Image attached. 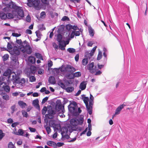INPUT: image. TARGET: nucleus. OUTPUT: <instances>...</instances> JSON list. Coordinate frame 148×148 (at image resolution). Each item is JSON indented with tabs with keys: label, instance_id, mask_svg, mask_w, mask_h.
I'll return each mask as SVG.
<instances>
[{
	"label": "nucleus",
	"instance_id": "obj_1",
	"mask_svg": "<svg viewBox=\"0 0 148 148\" xmlns=\"http://www.w3.org/2000/svg\"><path fill=\"white\" fill-rule=\"evenodd\" d=\"M13 8L15 10V11L12 12L13 14L11 13H8L7 14V18L8 19H12L15 17L16 14V16H19L18 17L19 19H20L21 18H23L24 16L23 10L21 9L20 7L17 6L16 5H12Z\"/></svg>",
	"mask_w": 148,
	"mask_h": 148
},
{
	"label": "nucleus",
	"instance_id": "obj_2",
	"mask_svg": "<svg viewBox=\"0 0 148 148\" xmlns=\"http://www.w3.org/2000/svg\"><path fill=\"white\" fill-rule=\"evenodd\" d=\"M73 104L74 106H71L70 104L68 106L70 114L73 116H77L81 113L82 110L79 108H78L77 110V104L75 102H73Z\"/></svg>",
	"mask_w": 148,
	"mask_h": 148
},
{
	"label": "nucleus",
	"instance_id": "obj_3",
	"mask_svg": "<svg viewBox=\"0 0 148 148\" xmlns=\"http://www.w3.org/2000/svg\"><path fill=\"white\" fill-rule=\"evenodd\" d=\"M10 90V88L8 85L4 82L3 78L2 77H0V90H4L7 92H9Z\"/></svg>",
	"mask_w": 148,
	"mask_h": 148
},
{
	"label": "nucleus",
	"instance_id": "obj_4",
	"mask_svg": "<svg viewBox=\"0 0 148 148\" xmlns=\"http://www.w3.org/2000/svg\"><path fill=\"white\" fill-rule=\"evenodd\" d=\"M14 75H12V79L14 80V83H15L20 85L21 86H23L25 82V79L23 78L20 80L19 75H16L15 73H14Z\"/></svg>",
	"mask_w": 148,
	"mask_h": 148
},
{
	"label": "nucleus",
	"instance_id": "obj_5",
	"mask_svg": "<svg viewBox=\"0 0 148 148\" xmlns=\"http://www.w3.org/2000/svg\"><path fill=\"white\" fill-rule=\"evenodd\" d=\"M84 118L83 117L80 116L78 119H71L70 121V124L75 127L78 125H82L84 121Z\"/></svg>",
	"mask_w": 148,
	"mask_h": 148
},
{
	"label": "nucleus",
	"instance_id": "obj_6",
	"mask_svg": "<svg viewBox=\"0 0 148 148\" xmlns=\"http://www.w3.org/2000/svg\"><path fill=\"white\" fill-rule=\"evenodd\" d=\"M87 69L89 71V72L91 73H95L97 70L96 66H94V63L92 62L88 64L86 67Z\"/></svg>",
	"mask_w": 148,
	"mask_h": 148
},
{
	"label": "nucleus",
	"instance_id": "obj_7",
	"mask_svg": "<svg viewBox=\"0 0 148 148\" xmlns=\"http://www.w3.org/2000/svg\"><path fill=\"white\" fill-rule=\"evenodd\" d=\"M23 48L22 51L23 52H25L27 53L30 54L32 52V49L29 45H22Z\"/></svg>",
	"mask_w": 148,
	"mask_h": 148
},
{
	"label": "nucleus",
	"instance_id": "obj_8",
	"mask_svg": "<svg viewBox=\"0 0 148 148\" xmlns=\"http://www.w3.org/2000/svg\"><path fill=\"white\" fill-rule=\"evenodd\" d=\"M93 103V100H90L89 104H88V107H86L88 113L90 115L92 113V106Z\"/></svg>",
	"mask_w": 148,
	"mask_h": 148
},
{
	"label": "nucleus",
	"instance_id": "obj_9",
	"mask_svg": "<svg viewBox=\"0 0 148 148\" xmlns=\"http://www.w3.org/2000/svg\"><path fill=\"white\" fill-rule=\"evenodd\" d=\"M40 2L39 0H34L32 3L31 6H33L36 9H38L39 8V4Z\"/></svg>",
	"mask_w": 148,
	"mask_h": 148
},
{
	"label": "nucleus",
	"instance_id": "obj_10",
	"mask_svg": "<svg viewBox=\"0 0 148 148\" xmlns=\"http://www.w3.org/2000/svg\"><path fill=\"white\" fill-rule=\"evenodd\" d=\"M97 48V47L96 46H95L93 48L91 51L90 53H88V52H86L85 53V56H88L89 58V57H91L92 56H93L94 53L95 52Z\"/></svg>",
	"mask_w": 148,
	"mask_h": 148
},
{
	"label": "nucleus",
	"instance_id": "obj_11",
	"mask_svg": "<svg viewBox=\"0 0 148 148\" xmlns=\"http://www.w3.org/2000/svg\"><path fill=\"white\" fill-rule=\"evenodd\" d=\"M68 131V128H67L66 125L64 127H62L61 128L60 131L61 132V134L62 135V137L63 136L64 134H66L67 133Z\"/></svg>",
	"mask_w": 148,
	"mask_h": 148
},
{
	"label": "nucleus",
	"instance_id": "obj_12",
	"mask_svg": "<svg viewBox=\"0 0 148 148\" xmlns=\"http://www.w3.org/2000/svg\"><path fill=\"white\" fill-rule=\"evenodd\" d=\"M56 121L55 120H51L49 121V126L53 127L54 128L56 129L57 127L58 124H56Z\"/></svg>",
	"mask_w": 148,
	"mask_h": 148
},
{
	"label": "nucleus",
	"instance_id": "obj_13",
	"mask_svg": "<svg viewBox=\"0 0 148 148\" xmlns=\"http://www.w3.org/2000/svg\"><path fill=\"white\" fill-rule=\"evenodd\" d=\"M85 58H84L82 60V63L83 65L84 66H86L88 62V60L90 59L91 57H89L87 56H85Z\"/></svg>",
	"mask_w": 148,
	"mask_h": 148
},
{
	"label": "nucleus",
	"instance_id": "obj_14",
	"mask_svg": "<svg viewBox=\"0 0 148 148\" xmlns=\"http://www.w3.org/2000/svg\"><path fill=\"white\" fill-rule=\"evenodd\" d=\"M36 67L34 66H30L29 71V75H30L32 74H34L36 72Z\"/></svg>",
	"mask_w": 148,
	"mask_h": 148
},
{
	"label": "nucleus",
	"instance_id": "obj_15",
	"mask_svg": "<svg viewBox=\"0 0 148 148\" xmlns=\"http://www.w3.org/2000/svg\"><path fill=\"white\" fill-rule=\"evenodd\" d=\"M66 125L68 128V130L70 133H71L73 131L75 130L76 127L71 124H68Z\"/></svg>",
	"mask_w": 148,
	"mask_h": 148
},
{
	"label": "nucleus",
	"instance_id": "obj_16",
	"mask_svg": "<svg viewBox=\"0 0 148 148\" xmlns=\"http://www.w3.org/2000/svg\"><path fill=\"white\" fill-rule=\"evenodd\" d=\"M56 106V107L58 108L59 110H61L62 112V113L64 112L65 110L64 109V105L62 106L61 102H60V103H59L58 104H57Z\"/></svg>",
	"mask_w": 148,
	"mask_h": 148
},
{
	"label": "nucleus",
	"instance_id": "obj_17",
	"mask_svg": "<svg viewBox=\"0 0 148 148\" xmlns=\"http://www.w3.org/2000/svg\"><path fill=\"white\" fill-rule=\"evenodd\" d=\"M38 103L39 101L38 99H35L33 102V105L37 109H40V106Z\"/></svg>",
	"mask_w": 148,
	"mask_h": 148
},
{
	"label": "nucleus",
	"instance_id": "obj_18",
	"mask_svg": "<svg viewBox=\"0 0 148 148\" xmlns=\"http://www.w3.org/2000/svg\"><path fill=\"white\" fill-rule=\"evenodd\" d=\"M125 106V105L123 104L119 106L116 110L115 114L116 115L119 114L120 113V111L123 108L124 106Z\"/></svg>",
	"mask_w": 148,
	"mask_h": 148
},
{
	"label": "nucleus",
	"instance_id": "obj_19",
	"mask_svg": "<svg viewBox=\"0 0 148 148\" xmlns=\"http://www.w3.org/2000/svg\"><path fill=\"white\" fill-rule=\"evenodd\" d=\"M47 144L49 146L53 147L55 148L57 147V145L56 143L52 141H49L47 142Z\"/></svg>",
	"mask_w": 148,
	"mask_h": 148
},
{
	"label": "nucleus",
	"instance_id": "obj_20",
	"mask_svg": "<svg viewBox=\"0 0 148 148\" xmlns=\"http://www.w3.org/2000/svg\"><path fill=\"white\" fill-rule=\"evenodd\" d=\"M62 35L60 34H58L56 38V40L59 43H63L64 41V40H62Z\"/></svg>",
	"mask_w": 148,
	"mask_h": 148
},
{
	"label": "nucleus",
	"instance_id": "obj_21",
	"mask_svg": "<svg viewBox=\"0 0 148 148\" xmlns=\"http://www.w3.org/2000/svg\"><path fill=\"white\" fill-rule=\"evenodd\" d=\"M12 71L10 69H8L6 71H5L3 74L4 76H10L12 74Z\"/></svg>",
	"mask_w": 148,
	"mask_h": 148
},
{
	"label": "nucleus",
	"instance_id": "obj_22",
	"mask_svg": "<svg viewBox=\"0 0 148 148\" xmlns=\"http://www.w3.org/2000/svg\"><path fill=\"white\" fill-rule=\"evenodd\" d=\"M86 82H83L81 83L79 86V88L81 90H83L85 89L86 87Z\"/></svg>",
	"mask_w": 148,
	"mask_h": 148
},
{
	"label": "nucleus",
	"instance_id": "obj_23",
	"mask_svg": "<svg viewBox=\"0 0 148 148\" xmlns=\"http://www.w3.org/2000/svg\"><path fill=\"white\" fill-rule=\"evenodd\" d=\"M44 127L45 128L47 133L48 134H50L51 132V130L50 127L48 125L47 123H46Z\"/></svg>",
	"mask_w": 148,
	"mask_h": 148
},
{
	"label": "nucleus",
	"instance_id": "obj_24",
	"mask_svg": "<svg viewBox=\"0 0 148 148\" xmlns=\"http://www.w3.org/2000/svg\"><path fill=\"white\" fill-rule=\"evenodd\" d=\"M82 99L85 104L86 107H88V101L89 99L88 97H84V98H82Z\"/></svg>",
	"mask_w": 148,
	"mask_h": 148
},
{
	"label": "nucleus",
	"instance_id": "obj_25",
	"mask_svg": "<svg viewBox=\"0 0 148 148\" xmlns=\"http://www.w3.org/2000/svg\"><path fill=\"white\" fill-rule=\"evenodd\" d=\"M18 104L22 108H25L27 106V104L21 101L18 102Z\"/></svg>",
	"mask_w": 148,
	"mask_h": 148
},
{
	"label": "nucleus",
	"instance_id": "obj_26",
	"mask_svg": "<svg viewBox=\"0 0 148 148\" xmlns=\"http://www.w3.org/2000/svg\"><path fill=\"white\" fill-rule=\"evenodd\" d=\"M28 60L29 62L32 63H34L35 62V58L33 56L29 57L28 58Z\"/></svg>",
	"mask_w": 148,
	"mask_h": 148
},
{
	"label": "nucleus",
	"instance_id": "obj_27",
	"mask_svg": "<svg viewBox=\"0 0 148 148\" xmlns=\"http://www.w3.org/2000/svg\"><path fill=\"white\" fill-rule=\"evenodd\" d=\"M89 35L92 37L94 34V31L91 28H89L88 29Z\"/></svg>",
	"mask_w": 148,
	"mask_h": 148
},
{
	"label": "nucleus",
	"instance_id": "obj_28",
	"mask_svg": "<svg viewBox=\"0 0 148 148\" xmlns=\"http://www.w3.org/2000/svg\"><path fill=\"white\" fill-rule=\"evenodd\" d=\"M49 81L52 84H54L55 82V78L52 76L49 77Z\"/></svg>",
	"mask_w": 148,
	"mask_h": 148
},
{
	"label": "nucleus",
	"instance_id": "obj_29",
	"mask_svg": "<svg viewBox=\"0 0 148 148\" xmlns=\"http://www.w3.org/2000/svg\"><path fill=\"white\" fill-rule=\"evenodd\" d=\"M74 90V88L73 87H68L66 88V92L69 93L72 92Z\"/></svg>",
	"mask_w": 148,
	"mask_h": 148
},
{
	"label": "nucleus",
	"instance_id": "obj_30",
	"mask_svg": "<svg viewBox=\"0 0 148 148\" xmlns=\"http://www.w3.org/2000/svg\"><path fill=\"white\" fill-rule=\"evenodd\" d=\"M31 75H30L29 74L28 75L29 77V81L32 82L35 81L36 79L35 77L33 76H31Z\"/></svg>",
	"mask_w": 148,
	"mask_h": 148
},
{
	"label": "nucleus",
	"instance_id": "obj_31",
	"mask_svg": "<svg viewBox=\"0 0 148 148\" xmlns=\"http://www.w3.org/2000/svg\"><path fill=\"white\" fill-rule=\"evenodd\" d=\"M35 56L41 60H43L42 57L41 55L38 53H36L35 54Z\"/></svg>",
	"mask_w": 148,
	"mask_h": 148
},
{
	"label": "nucleus",
	"instance_id": "obj_32",
	"mask_svg": "<svg viewBox=\"0 0 148 148\" xmlns=\"http://www.w3.org/2000/svg\"><path fill=\"white\" fill-rule=\"evenodd\" d=\"M67 51L69 52L70 53H73L75 52V49L73 48H68Z\"/></svg>",
	"mask_w": 148,
	"mask_h": 148
},
{
	"label": "nucleus",
	"instance_id": "obj_33",
	"mask_svg": "<svg viewBox=\"0 0 148 148\" xmlns=\"http://www.w3.org/2000/svg\"><path fill=\"white\" fill-rule=\"evenodd\" d=\"M0 17L2 19H5L7 18V14L3 13H1Z\"/></svg>",
	"mask_w": 148,
	"mask_h": 148
},
{
	"label": "nucleus",
	"instance_id": "obj_34",
	"mask_svg": "<svg viewBox=\"0 0 148 148\" xmlns=\"http://www.w3.org/2000/svg\"><path fill=\"white\" fill-rule=\"evenodd\" d=\"M9 58V55L7 54H5L3 57V61H6Z\"/></svg>",
	"mask_w": 148,
	"mask_h": 148
},
{
	"label": "nucleus",
	"instance_id": "obj_35",
	"mask_svg": "<svg viewBox=\"0 0 148 148\" xmlns=\"http://www.w3.org/2000/svg\"><path fill=\"white\" fill-rule=\"evenodd\" d=\"M35 33L36 34V36L38 37V38H40V39L41 38V33L40 32L39 30L36 31Z\"/></svg>",
	"mask_w": 148,
	"mask_h": 148
},
{
	"label": "nucleus",
	"instance_id": "obj_36",
	"mask_svg": "<svg viewBox=\"0 0 148 148\" xmlns=\"http://www.w3.org/2000/svg\"><path fill=\"white\" fill-rule=\"evenodd\" d=\"M49 1H51L52 0H41V1L42 3L46 5L49 4Z\"/></svg>",
	"mask_w": 148,
	"mask_h": 148
},
{
	"label": "nucleus",
	"instance_id": "obj_37",
	"mask_svg": "<svg viewBox=\"0 0 148 148\" xmlns=\"http://www.w3.org/2000/svg\"><path fill=\"white\" fill-rule=\"evenodd\" d=\"M47 108L46 106L44 107L43 109L42 110V114L43 115H45L47 112Z\"/></svg>",
	"mask_w": 148,
	"mask_h": 148
},
{
	"label": "nucleus",
	"instance_id": "obj_38",
	"mask_svg": "<svg viewBox=\"0 0 148 148\" xmlns=\"http://www.w3.org/2000/svg\"><path fill=\"white\" fill-rule=\"evenodd\" d=\"M81 75V74L80 72H76L74 73L73 76L75 77H78Z\"/></svg>",
	"mask_w": 148,
	"mask_h": 148
},
{
	"label": "nucleus",
	"instance_id": "obj_39",
	"mask_svg": "<svg viewBox=\"0 0 148 148\" xmlns=\"http://www.w3.org/2000/svg\"><path fill=\"white\" fill-rule=\"evenodd\" d=\"M47 112L50 115H52L55 114V112L54 111L51 110H49L47 111Z\"/></svg>",
	"mask_w": 148,
	"mask_h": 148
},
{
	"label": "nucleus",
	"instance_id": "obj_40",
	"mask_svg": "<svg viewBox=\"0 0 148 148\" xmlns=\"http://www.w3.org/2000/svg\"><path fill=\"white\" fill-rule=\"evenodd\" d=\"M22 115L23 117L27 118L28 116V115L27 112L25 110H22Z\"/></svg>",
	"mask_w": 148,
	"mask_h": 148
},
{
	"label": "nucleus",
	"instance_id": "obj_41",
	"mask_svg": "<svg viewBox=\"0 0 148 148\" xmlns=\"http://www.w3.org/2000/svg\"><path fill=\"white\" fill-rule=\"evenodd\" d=\"M18 133L19 135L23 136L24 132L23 130L21 129H19L18 130Z\"/></svg>",
	"mask_w": 148,
	"mask_h": 148
},
{
	"label": "nucleus",
	"instance_id": "obj_42",
	"mask_svg": "<svg viewBox=\"0 0 148 148\" xmlns=\"http://www.w3.org/2000/svg\"><path fill=\"white\" fill-rule=\"evenodd\" d=\"M61 43H59V48L62 50H64L65 49V48H64V45L61 44Z\"/></svg>",
	"mask_w": 148,
	"mask_h": 148
},
{
	"label": "nucleus",
	"instance_id": "obj_43",
	"mask_svg": "<svg viewBox=\"0 0 148 148\" xmlns=\"http://www.w3.org/2000/svg\"><path fill=\"white\" fill-rule=\"evenodd\" d=\"M8 148H14L15 147L12 142H10L8 144Z\"/></svg>",
	"mask_w": 148,
	"mask_h": 148
},
{
	"label": "nucleus",
	"instance_id": "obj_44",
	"mask_svg": "<svg viewBox=\"0 0 148 148\" xmlns=\"http://www.w3.org/2000/svg\"><path fill=\"white\" fill-rule=\"evenodd\" d=\"M72 25L71 24H68L66 26V29L68 30H70L72 29Z\"/></svg>",
	"mask_w": 148,
	"mask_h": 148
},
{
	"label": "nucleus",
	"instance_id": "obj_45",
	"mask_svg": "<svg viewBox=\"0 0 148 148\" xmlns=\"http://www.w3.org/2000/svg\"><path fill=\"white\" fill-rule=\"evenodd\" d=\"M59 85L63 89H65L66 88V86L62 82H60L59 83Z\"/></svg>",
	"mask_w": 148,
	"mask_h": 148
},
{
	"label": "nucleus",
	"instance_id": "obj_46",
	"mask_svg": "<svg viewBox=\"0 0 148 148\" xmlns=\"http://www.w3.org/2000/svg\"><path fill=\"white\" fill-rule=\"evenodd\" d=\"M39 28L40 30L42 31L45 29V28L43 24L40 25L39 26Z\"/></svg>",
	"mask_w": 148,
	"mask_h": 148
},
{
	"label": "nucleus",
	"instance_id": "obj_47",
	"mask_svg": "<svg viewBox=\"0 0 148 148\" xmlns=\"http://www.w3.org/2000/svg\"><path fill=\"white\" fill-rule=\"evenodd\" d=\"M53 47L56 50H57L58 48V45L55 42L53 43Z\"/></svg>",
	"mask_w": 148,
	"mask_h": 148
},
{
	"label": "nucleus",
	"instance_id": "obj_48",
	"mask_svg": "<svg viewBox=\"0 0 148 148\" xmlns=\"http://www.w3.org/2000/svg\"><path fill=\"white\" fill-rule=\"evenodd\" d=\"M48 97H46L43 98L42 100V104H43L44 103H45L48 100Z\"/></svg>",
	"mask_w": 148,
	"mask_h": 148
},
{
	"label": "nucleus",
	"instance_id": "obj_49",
	"mask_svg": "<svg viewBox=\"0 0 148 148\" xmlns=\"http://www.w3.org/2000/svg\"><path fill=\"white\" fill-rule=\"evenodd\" d=\"M7 47L8 49L9 50L12 49L13 48L12 45L9 42H8Z\"/></svg>",
	"mask_w": 148,
	"mask_h": 148
},
{
	"label": "nucleus",
	"instance_id": "obj_50",
	"mask_svg": "<svg viewBox=\"0 0 148 148\" xmlns=\"http://www.w3.org/2000/svg\"><path fill=\"white\" fill-rule=\"evenodd\" d=\"M94 43V42L93 41H89L88 43L87 46L88 47H92Z\"/></svg>",
	"mask_w": 148,
	"mask_h": 148
},
{
	"label": "nucleus",
	"instance_id": "obj_51",
	"mask_svg": "<svg viewBox=\"0 0 148 148\" xmlns=\"http://www.w3.org/2000/svg\"><path fill=\"white\" fill-rule=\"evenodd\" d=\"M16 108V106L15 105H14L13 106H12L11 107V109L12 110L11 111V113L12 114L14 113V111H15V109Z\"/></svg>",
	"mask_w": 148,
	"mask_h": 148
},
{
	"label": "nucleus",
	"instance_id": "obj_52",
	"mask_svg": "<svg viewBox=\"0 0 148 148\" xmlns=\"http://www.w3.org/2000/svg\"><path fill=\"white\" fill-rule=\"evenodd\" d=\"M3 99L7 100L9 99V97L8 95H5L3 96Z\"/></svg>",
	"mask_w": 148,
	"mask_h": 148
},
{
	"label": "nucleus",
	"instance_id": "obj_53",
	"mask_svg": "<svg viewBox=\"0 0 148 148\" xmlns=\"http://www.w3.org/2000/svg\"><path fill=\"white\" fill-rule=\"evenodd\" d=\"M12 35L14 37H18L20 36L21 35V34H18L15 33H13L12 34Z\"/></svg>",
	"mask_w": 148,
	"mask_h": 148
},
{
	"label": "nucleus",
	"instance_id": "obj_54",
	"mask_svg": "<svg viewBox=\"0 0 148 148\" xmlns=\"http://www.w3.org/2000/svg\"><path fill=\"white\" fill-rule=\"evenodd\" d=\"M69 19V18L67 16H64L62 18L61 20L62 21H68Z\"/></svg>",
	"mask_w": 148,
	"mask_h": 148
},
{
	"label": "nucleus",
	"instance_id": "obj_55",
	"mask_svg": "<svg viewBox=\"0 0 148 148\" xmlns=\"http://www.w3.org/2000/svg\"><path fill=\"white\" fill-rule=\"evenodd\" d=\"M19 124V123L18 122H15L12 124L11 126L12 127H15Z\"/></svg>",
	"mask_w": 148,
	"mask_h": 148
},
{
	"label": "nucleus",
	"instance_id": "obj_56",
	"mask_svg": "<svg viewBox=\"0 0 148 148\" xmlns=\"http://www.w3.org/2000/svg\"><path fill=\"white\" fill-rule=\"evenodd\" d=\"M67 68H69L71 70L73 71L74 72L75 71V68L72 67L71 66H67Z\"/></svg>",
	"mask_w": 148,
	"mask_h": 148
},
{
	"label": "nucleus",
	"instance_id": "obj_57",
	"mask_svg": "<svg viewBox=\"0 0 148 148\" xmlns=\"http://www.w3.org/2000/svg\"><path fill=\"white\" fill-rule=\"evenodd\" d=\"M16 42L18 44L20 45L23 44L22 42L21 39L16 40Z\"/></svg>",
	"mask_w": 148,
	"mask_h": 148
},
{
	"label": "nucleus",
	"instance_id": "obj_58",
	"mask_svg": "<svg viewBox=\"0 0 148 148\" xmlns=\"http://www.w3.org/2000/svg\"><path fill=\"white\" fill-rule=\"evenodd\" d=\"M29 129L31 132H35L36 131V129L35 128L29 127Z\"/></svg>",
	"mask_w": 148,
	"mask_h": 148
},
{
	"label": "nucleus",
	"instance_id": "obj_59",
	"mask_svg": "<svg viewBox=\"0 0 148 148\" xmlns=\"http://www.w3.org/2000/svg\"><path fill=\"white\" fill-rule=\"evenodd\" d=\"M33 1V0H27V1L28 2L27 3V5L30 7L31 6L32 3Z\"/></svg>",
	"mask_w": 148,
	"mask_h": 148
},
{
	"label": "nucleus",
	"instance_id": "obj_60",
	"mask_svg": "<svg viewBox=\"0 0 148 148\" xmlns=\"http://www.w3.org/2000/svg\"><path fill=\"white\" fill-rule=\"evenodd\" d=\"M75 35V32H74V30L72 31L71 32L70 37L71 38H74V36Z\"/></svg>",
	"mask_w": 148,
	"mask_h": 148
},
{
	"label": "nucleus",
	"instance_id": "obj_61",
	"mask_svg": "<svg viewBox=\"0 0 148 148\" xmlns=\"http://www.w3.org/2000/svg\"><path fill=\"white\" fill-rule=\"evenodd\" d=\"M26 21L28 22H30L31 21V18L28 15L26 18Z\"/></svg>",
	"mask_w": 148,
	"mask_h": 148
},
{
	"label": "nucleus",
	"instance_id": "obj_62",
	"mask_svg": "<svg viewBox=\"0 0 148 148\" xmlns=\"http://www.w3.org/2000/svg\"><path fill=\"white\" fill-rule=\"evenodd\" d=\"M79 58V54H77L75 57V60L76 62L78 61Z\"/></svg>",
	"mask_w": 148,
	"mask_h": 148
},
{
	"label": "nucleus",
	"instance_id": "obj_63",
	"mask_svg": "<svg viewBox=\"0 0 148 148\" xmlns=\"http://www.w3.org/2000/svg\"><path fill=\"white\" fill-rule=\"evenodd\" d=\"M64 145V143H63L61 142H58L57 143V146H58V147H60Z\"/></svg>",
	"mask_w": 148,
	"mask_h": 148
},
{
	"label": "nucleus",
	"instance_id": "obj_64",
	"mask_svg": "<svg viewBox=\"0 0 148 148\" xmlns=\"http://www.w3.org/2000/svg\"><path fill=\"white\" fill-rule=\"evenodd\" d=\"M75 32V35L76 36H79L80 34V32L79 31H76L74 30Z\"/></svg>",
	"mask_w": 148,
	"mask_h": 148
}]
</instances>
